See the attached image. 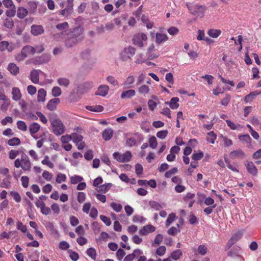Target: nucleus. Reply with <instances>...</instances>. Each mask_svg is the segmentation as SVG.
<instances>
[{
  "label": "nucleus",
  "mask_w": 261,
  "mask_h": 261,
  "mask_svg": "<svg viewBox=\"0 0 261 261\" xmlns=\"http://www.w3.org/2000/svg\"><path fill=\"white\" fill-rule=\"evenodd\" d=\"M49 121L51 126V132L59 136L66 131V127L62 121L57 118H50Z\"/></svg>",
  "instance_id": "obj_1"
},
{
  "label": "nucleus",
  "mask_w": 261,
  "mask_h": 261,
  "mask_svg": "<svg viewBox=\"0 0 261 261\" xmlns=\"http://www.w3.org/2000/svg\"><path fill=\"white\" fill-rule=\"evenodd\" d=\"M136 51V48L130 45L124 47L119 53L120 60L123 62H130Z\"/></svg>",
  "instance_id": "obj_2"
},
{
  "label": "nucleus",
  "mask_w": 261,
  "mask_h": 261,
  "mask_svg": "<svg viewBox=\"0 0 261 261\" xmlns=\"http://www.w3.org/2000/svg\"><path fill=\"white\" fill-rule=\"evenodd\" d=\"M35 53V47L27 45L22 48L20 54L17 56L16 59L19 61H22L27 57L33 55Z\"/></svg>",
  "instance_id": "obj_3"
},
{
  "label": "nucleus",
  "mask_w": 261,
  "mask_h": 261,
  "mask_svg": "<svg viewBox=\"0 0 261 261\" xmlns=\"http://www.w3.org/2000/svg\"><path fill=\"white\" fill-rule=\"evenodd\" d=\"M190 12L197 18H202L204 16L205 8L202 6L193 5L188 6Z\"/></svg>",
  "instance_id": "obj_4"
},
{
  "label": "nucleus",
  "mask_w": 261,
  "mask_h": 261,
  "mask_svg": "<svg viewBox=\"0 0 261 261\" xmlns=\"http://www.w3.org/2000/svg\"><path fill=\"white\" fill-rule=\"evenodd\" d=\"M145 55L148 59L150 60L156 59L160 56V52L155 48V45L154 43H151L147 46Z\"/></svg>",
  "instance_id": "obj_5"
},
{
  "label": "nucleus",
  "mask_w": 261,
  "mask_h": 261,
  "mask_svg": "<svg viewBox=\"0 0 261 261\" xmlns=\"http://www.w3.org/2000/svg\"><path fill=\"white\" fill-rule=\"evenodd\" d=\"M148 37L144 33H138L135 35L133 38V42L136 46L142 48L144 47Z\"/></svg>",
  "instance_id": "obj_6"
},
{
  "label": "nucleus",
  "mask_w": 261,
  "mask_h": 261,
  "mask_svg": "<svg viewBox=\"0 0 261 261\" xmlns=\"http://www.w3.org/2000/svg\"><path fill=\"white\" fill-rule=\"evenodd\" d=\"M113 157L118 162L124 163L129 161L132 157V155L129 151H126L124 153L115 152L113 154Z\"/></svg>",
  "instance_id": "obj_7"
},
{
  "label": "nucleus",
  "mask_w": 261,
  "mask_h": 261,
  "mask_svg": "<svg viewBox=\"0 0 261 261\" xmlns=\"http://www.w3.org/2000/svg\"><path fill=\"white\" fill-rule=\"evenodd\" d=\"M151 37L155 38V41L158 44L163 43L168 40L167 35L162 33H151Z\"/></svg>",
  "instance_id": "obj_8"
},
{
  "label": "nucleus",
  "mask_w": 261,
  "mask_h": 261,
  "mask_svg": "<svg viewBox=\"0 0 261 261\" xmlns=\"http://www.w3.org/2000/svg\"><path fill=\"white\" fill-rule=\"evenodd\" d=\"M32 166L31 162L26 154L21 156V168L25 171H30Z\"/></svg>",
  "instance_id": "obj_9"
},
{
  "label": "nucleus",
  "mask_w": 261,
  "mask_h": 261,
  "mask_svg": "<svg viewBox=\"0 0 261 261\" xmlns=\"http://www.w3.org/2000/svg\"><path fill=\"white\" fill-rule=\"evenodd\" d=\"M247 172L253 176L257 175L258 170L254 164L251 161H246L245 163Z\"/></svg>",
  "instance_id": "obj_10"
},
{
  "label": "nucleus",
  "mask_w": 261,
  "mask_h": 261,
  "mask_svg": "<svg viewBox=\"0 0 261 261\" xmlns=\"http://www.w3.org/2000/svg\"><path fill=\"white\" fill-rule=\"evenodd\" d=\"M31 33L34 36H37L42 34L44 32V29L41 25L33 24L31 27Z\"/></svg>",
  "instance_id": "obj_11"
},
{
  "label": "nucleus",
  "mask_w": 261,
  "mask_h": 261,
  "mask_svg": "<svg viewBox=\"0 0 261 261\" xmlns=\"http://www.w3.org/2000/svg\"><path fill=\"white\" fill-rule=\"evenodd\" d=\"M155 230V227L154 226L151 224H148L144 226L140 229L139 231V233L140 235L145 236H147L150 233L154 232Z\"/></svg>",
  "instance_id": "obj_12"
},
{
  "label": "nucleus",
  "mask_w": 261,
  "mask_h": 261,
  "mask_svg": "<svg viewBox=\"0 0 261 261\" xmlns=\"http://www.w3.org/2000/svg\"><path fill=\"white\" fill-rule=\"evenodd\" d=\"M12 99L14 101H18L20 100L22 96L20 89L17 87H13L11 90Z\"/></svg>",
  "instance_id": "obj_13"
},
{
  "label": "nucleus",
  "mask_w": 261,
  "mask_h": 261,
  "mask_svg": "<svg viewBox=\"0 0 261 261\" xmlns=\"http://www.w3.org/2000/svg\"><path fill=\"white\" fill-rule=\"evenodd\" d=\"M180 150V147L177 146H174L171 147L170 153L167 156V160L168 162H173L175 160L176 154L178 153Z\"/></svg>",
  "instance_id": "obj_14"
},
{
  "label": "nucleus",
  "mask_w": 261,
  "mask_h": 261,
  "mask_svg": "<svg viewBox=\"0 0 261 261\" xmlns=\"http://www.w3.org/2000/svg\"><path fill=\"white\" fill-rule=\"evenodd\" d=\"M109 91V87L108 86L106 85H101L98 87L95 93V95L105 97L108 94Z\"/></svg>",
  "instance_id": "obj_15"
},
{
  "label": "nucleus",
  "mask_w": 261,
  "mask_h": 261,
  "mask_svg": "<svg viewBox=\"0 0 261 261\" xmlns=\"http://www.w3.org/2000/svg\"><path fill=\"white\" fill-rule=\"evenodd\" d=\"M41 72L40 70L34 69L32 70L30 74V79L34 84L39 83V73Z\"/></svg>",
  "instance_id": "obj_16"
},
{
  "label": "nucleus",
  "mask_w": 261,
  "mask_h": 261,
  "mask_svg": "<svg viewBox=\"0 0 261 261\" xmlns=\"http://www.w3.org/2000/svg\"><path fill=\"white\" fill-rule=\"evenodd\" d=\"M60 102V100L59 98H55L51 99L48 102L46 108L51 111H55L57 108V105Z\"/></svg>",
  "instance_id": "obj_17"
},
{
  "label": "nucleus",
  "mask_w": 261,
  "mask_h": 261,
  "mask_svg": "<svg viewBox=\"0 0 261 261\" xmlns=\"http://www.w3.org/2000/svg\"><path fill=\"white\" fill-rule=\"evenodd\" d=\"M14 49V46L12 44H10L8 41H3L0 42V50H7L9 52L12 51Z\"/></svg>",
  "instance_id": "obj_18"
},
{
  "label": "nucleus",
  "mask_w": 261,
  "mask_h": 261,
  "mask_svg": "<svg viewBox=\"0 0 261 261\" xmlns=\"http://www.w3.org/2000/svg\"><path fill=\"white\" fill-rule=\"evenodd\" d=\"M230 155L232 159L245 158L246 157L244 152L240 149L231 151Z\"/></svg>",
  "instance_id": "obj_19"
},
{
  "label": "nucleus",
  "mask_w": 261,
  "mask_h": 261,
  "mask_svg": "<svg viewBox=\"0 0 261 261\" xmlns=\"http://www.w3.org/2000/svg\"><path fill=\"white\" fill-rule=\"evenodd\" d=\"M7 69L13 75H16L19 72V67L14 63H9Z\"/></svg>",
  "instance_id": "obj_20"
},
{
  "label": "nucleus",
  "mask_w": 261,
  "mask_h": 261,
  "mask_svg": "<svg viewBox=\"0 0 261 261\" xmlns=\"http://www.w3.org/2000/svg\"><path fill=\"white\" fill-rule=\"evenodd\" d=\"M79 40L76 37L71 36L65 41V45L67 47H71L75 45L79 41Z\"/></svg>",
  "instance_id": "obj_21"
},
{
  "label": "nucleus",
  "mask_w": 261,
  "mask_h": 261,
  "mask_svg": "<svg viewBox=\"0 0 261 261\" xmlns=\"http://www.w3.org/2000/svg\"><path fill=\"white\" fill-rule=\"evenodd\" d=\"M261 94L260 91H255L251 92L249 94L247 95L244 97V101L246 103H248L253 100L255 98V97L258 95Z\"/></svg>",
  "instance_id": "obj_22"
},
{
  "label": "nucleus",
  "mask_w": 261,
  "mask_h": 261,
  "mask_svg": "<svg viewBox=\"0 0 261 261\" xmlns=\"http://www.w3.org/2000/svg\"><path fill=\"white\" fill-rule=\"evenodd\" d=\"M136 95V91L133 89H129L124 91L121 94V98L122 99L130 98Z\"/></svg>",
  "instance_id": "obj_23"
},
{
  "label": "nucleus",
  "mask_w": 261,
  "mask_h": 261,
  "mask_svg": "<svg viewBox=\"0 0 261 261\" xmlns=\"http://www.w3.org/2000/svg\"><path fill=\"white\" fill-rule=\"evenodd\" d=\"M113 133H114V132L112 128H109L105 129L102 132V138L105 141L109 140L112 137V136L113 135Z\"/></svg>",
  "instance_id": "obj_24"
},
{
  "label": "nucleus",
  "mask_w": 261,
  "mask_h": 261,
  "mask_svg": "<svg viewBox=\"0 0 261 261\" xmlns=\"http://www.w3.org/2000/svg\"><path fill=\"white\" fill-rule=\"evenodd\" d=\"M38 59L39 60H34L33 63L35 64H40L47 63L50 60V57L48 55L43 54L41 56L39 57Z\"/></svg>",
  "instance_id": "obj_25"
},
{
  "label": "nucleus",
  "mask_w": 261,
  "mask_h": 261,
  "mask_svg": "<svg viewBox=\"0 0 261 261\" xmlns=\"http://www.w3.org/2000/svg\"><path fill=\"white\" fill-rule=\"evenodd\" d=\"M40 128V125L37 123L34 122L29 126V131L32 136L37 133Z\"/></svg>",
  "instance_id": "obj_26"
},
{
  "label": "nucleus",
  "mask_w": 261,
  "mask_h": 261,
  "mask_svg": "<svg viewBox=\"0 0 261 261\" xmlns=\"http://www.w3.org/2000/svg\"><path fill=\"white\" fill-rule=\"evenodd\" d=\"M41 164L47 166L50 169H53L55 167L54 164L50 161L49 156L47 155L43 157V160L41 161Z\"/></svg>",
  "instance_id": "obj_27"
},
{
  "label": "nucleus",
  "mask_w": 261,
  "mask_h": 261,
  "mask_svg": "<svg viewBox=\"0 0 261 261\" xmlns=\"http://www.w3.org/2000/svg\"><path fill=\"white\" fill-rule=\"evenodd\" d=\"M239 139L244 143L247 144V146L250 147L251 146V138L248 134L242 135L239 136Z\"/></svg>",
  "instance_id": "obj_28"
},
{
  "label": "nucleus",
  "mask_w": 261,
  "mask_h": 261,
  "mask_svg": "<svg viewBox=\"0 0 261 261\" xmlns=\"http://www.w3.org/2000/svg\"><path fill=\"white\" fill-rule=\"evenodd\" d=\"M138 92L140 94L145 96L150 92L149 87L146 85H142L138 88Z\"/></svg>",
  "instance_id": "obj_29"
},
{
  "label": "nucleus",
  "mask_w": 261,
  "mask_h": 261,
  "mask_svg": "<svg viewBox=\"0 0 261 261\" xmlns=\"http://www.w3.org/2000/svg\"><path fill=\"white\" fill-rule=\"evenodd\" d=\"M28 11L23 7H19L17 11V16L20 19H23L27 16Z\"/></svg>",
  "instance_id": "obj_30"
},
{
  "label": "nucleus",
  "mask_w": 261,
  "mask_h": 261,
  "mask_svg": "<svg viewBox=\"0 0 261 261\" xmlns=\"http://www.w3.org/2000/svg\"><path fill=\"white\" fill-rule=\"evenodd\" d=\"M46 96V91L43 89L41 88L39 89L37 94V100L39 102H44L45 100V97Z\"/></svg>",
  "instance_id": "obj_31"
},
{
  "label": "nucleus",
  "mask_w": 261,
  "mask_h": 261,
  "mask_svg": "<svg viewBox=\"0 0 261 261\" xmlns=\"http://www.w3.org/2000/svg\"><path fill=\"white\" fill-rule=\"evenodd\" d=\"M111 187H112V184L107 183V184H105L103 185H101L99 186V187H98L96 188V190L98 192L105 193L109 190V189L111 188Z\"/></svg>",
  "instance_id": "obj_32"
},
{
  "label": "nucleus",
  "mask_w": 261,
  "mask_h": 261,
  "mask_svg": "<svg viewBox=\"0 0 261 261\" xmlns=\"http://www.w3.org/2000/svg\"><path fill=\"white\" fill-rule=\"evenodd\" d=\"M135 81V77L134 75H128L123 83V85L126 87H131Z\"/></svg>",
  "instance_id": "obj_33"
},
{
  "label": "nucleus",
  "mask_w": 261,
  "mask_h": 261,
  "mask_svg": "<svg viewBox=\"0 0 261 261\" xmlns=\"http://www.w3.org/2000/svg\"><path fill=\"white\" fill-rule=\"evenodd\" d=\"M179 98L177 97H173L171 99L170 102H166L167 104L169 105L170 108L172 109H176L179 107L178 102Z\"/></svg>",
  "instance_id": "obj_34"
},
{
  "label": "nucleus",
  "mask_w": 261,
  "mask_h": 261,
  "mask_svg": "<svg viewBox=\"0 0 261 261\" xmlns=\"http://www.w3.org/2000/svg\"><path fill=\"white\" fill-rule=\"evenodd\" d=\"M57 83L61 87H68L70 85V80L66 77H60L57 80Z\"/></svg>",
  "instance_id": "obj_35"
},
{
  "label": "nucleus",
  "mask_w": 261,
  "mask_h": 261,
  "mask_svg": "<svg viewBox=\"0 0 261 261\" xmlns=\"http://www.w3.org/2000/svg\"><path fill=\"white\" fill-rule=\"evenodd\" d=\"M2 101L3 103L0 106V109L3 112H6L11 105V101L8 97L6 98Z\"/></svg>",
  "instance_id": "obj_36"
},
{
  "label": "nucleus",
  "mask_w": 261,
  "mask_h": 261,
  "mask_svg": "<svg viewBox=\"0 0 261 261\" xmlns=\"http://www.w3.org/2000/svg\"><path fill=\"white\" fill-rule=\"evenodd\" d=\"M177 218V217L175 214L172 213L169 214L166 221V226H170Z\"/></svg>",
  "instance_id": "obj_37"
},
{
  "label": "nucleus",
  "mask_w": 261,
  "mask_h": 261,
  "mask_svg": "<svg viewBox=\"0 0 261 261\" xmlns=\"http://www.w3.org/2000/svg\"><path fill=\"white\" fill-rule=\"evenodd\" d=\"M86 109L95 112H100L103 110V107L100 105L97 106H88L86 107Z\"/></svg>",
  "instance_id": "obj_38"
},
{
  "label": "nucleus",
  "mask_w": 261,
  "mask_h": 261,
  "mask_svg": "<svg viewBox=\"0 0 261 261\" xmlns=\"http://www.w3.org/2000/svg\"><path fill=\"white\" fill-rule=\"evenodd\" d=\"M243 233L242 232H238L235 233L229 240V243L232 245L236 243L242 238Z\"/></svg>",
  "instance_id": "obj_39"
},
{
  "label": "nucleus",
  "mask_w": 261,
  "mask_h": 261,
  "mask_svg": "<svg viewBox=\"0 0 261 261\" xmlns=\"http://www.w3.org/2000/svg\"><path fill=\"white\" fill-rule=\"evenodd\" d=\"M217 139V135L213 132L211 131L207 134L206 140L212 144H214Z\"/></svg>",
  "instance_id": "obj_40"
},
{
  "label": "nucleus",
  "mask_w": 261,
  "mask_h": 261,
  "mask_svg": "<svg viewBox=\"0 0 261 261\" xmlns=\"http://www.w3.org/2000/svg\"><path fill=\"white\" fill-rule=\"evenodd\" d=\"M221 31L218 29H210L207 32V34L212 38H217L220 35Z\"/></svg>",
  "instance_id": "obj_41"
},
{
  "label": "nucleus",
  "mask_w": 261,
  "mask_h": 261,
  "mask_svg": "<svg viewBox=\"0 0 261 261\" xmlns=\"http://www.w3.org/2000/svg\"><path fill=\"white\" fill-rule=\"evenodd\" d=\"M4 25L9 29H11L14 27V22L12 18L7 17L4 20Z\"/></svg>",
  "instance_id": "obj_42"
},
{
  "label": "nucleus",
  "mask_w": 261,
  "mask_h": 261,
  "mask_svg": "<svg viewBox=\"0 0 261 261\" xmlns=\"http://www.w3.org/2000/svg\"><path fill=\"white\" fill-rule=\"evenodd\" d=\"M87 254L90 257H91L93 260H95L96 258L97 253L96 252V250L93 248L91 247L88 248L86 251Z\"/></svg>",
  "instance_id": "obj_43"
},
{
  "label": "nucleus",
  "mask_w": 261,
  "mask_h": 261,
  "mask_svg": "<svg viewBox=\"0 0 261 261\" xmlns=\"http://www.w3.org/2000/svg\"><path fill=\"white\" fill-rule=\"evenodd\" d=\"M11 176L6 177L1 184V186L2 188H8L11 186Z\"/></svg>",
  "instance_id": "obj_44"
},
{
  "label": "nucleus",
  "mask_w": 261,
  "mask_h": 261,
  "mask_svg": "<svg viewBox=\"0 0 261 261\" xmlns=\"http://www.w3.org/2000/svg\"><path fill=\"white\" fill-rule=\"evenodd\" d=\"M204 156L203 152L201 150H198L192 155V159L194 161L200 160Z\"/></svg>",
  "instance_id": "obj_45"
},
{
  "label": "nucleus",
  "mask_w": 261,
  "mask_h": 261,
  "mask_svg": "<svg viewBox=\"0 0 261 261\" xmlns=\"http://www.w3.org/2000/svg\"><path fill=\"white\" fill-rule=\"evenodd\" d=\"M149 204L151 208L155 211H159L163 208V206L160 203L154 201H150Z\"/></svg>",
  "instance_id": "obj_46"
},
{
  "label": "nucleus",
  "mask_w": 261,
  "mask_h": 261,
  "mask_svg": "<svg viewBox=\"0 0 261 261\" xmlns=\"http://www.w3.org/2000/svg\"><path fill=\"white\" fill-rule=\"evenodd\" d=\"M163 240V236L161 234H158L156 236L154 241L152 243L153 247H155L161 243Z\"/></svg>",
  "instance_id": "obj_47"
},
{
  "label": "nucleus",
  "mask_w": 261,
  "mask_h": 261,
  "mask_svg": "<svg viewBox=\"0 0 261 261\" xmlns=\"http://www.w3.org/2000/svg\"><path fill=\"white\" fill-rule=\"evenodd\" d=\"M10 195L11 197L17 203H19L21 200V197L20 194L16 191H11Z\"/></svg>",
  "instance_id": "obj_48"
},
{
  "label": "nucleus",
  "mask_w": 261,
  "mask_h": 261,
  "mask_svg": "<svg viewBox=\"0 0 261 261\" xmlns=\"http://www.w3.org/2000/svg\"><path fill=\"white\" fill-rule=\"evenodd\" d=\"M66 180V176L65 174L62 173H59L57 174L56 177V181L58 184H61L63 182L65 181Z\"/></svg>",
  "instance_id": "obj_49"
},
{
  "label": "nucleus",
  "mask_w": 261,
  "mask_h": 261,
  "mask_svg": "<svg viewBox=\"0 0 261 261\" xmlns=\"http://www.w3.org/2000/svg\"><path fill=\"white\" fill-rule=\"evenodd\" d=\"M226 122L227 125L230 127V128L232 130H236V129H239L240 128L243 127V126H241L240 124H235L233 122H231L229 120H226Z\"/></svg>",
  "instance_id": "obj_50"
},
{
  "label": "nucleus",
  "mask_w": 261,
  "mask_h": 261,
  "mask_svg": "<svg viewBox=\"0 0 261 261\" xmlns=\"http://www.w3.org/2000/svg\"><path fill=\"white\" fill-rule=\"evenodd\" d=\"M16 124L18 129L23 132H25L27 130L28 127L25 122L19 120L17 122Z\"/></svg>",
  "instance_id": "obj_51"
},
{
  "label": "nucleus",
  "mask_w": 261,
  "mask_h": 261,
  "mask_svg": "<svg viewBox=\"0 0 261 261\" xmlns=\"http://www.w3.org/2000/svg\"><path fill=\"white\" fill-rule=\"evenodd\" d=\"M42 176L43 178L47 181H50L53 179V175L52 173L47 170H44L43 171Z\"/></svg>",
  "instance_id": "obj_52"
},
{
  "label": "nucleus",
  "mask_w": 261,
  "mask_h": 261,
  "mask_svg": "<svg viewBox=\"0 0 261 261\" xmlns=\"http://www.w3.org/2000/svg\"><path fill=\"white\" fill-rule=\"evenodd\" d=\"M51 93L53 96L57 97L61 95L62 91L59 87L55 86L53 88Z\"/></svg>",
  "instance_id": "obj_53"
},
{
  "label": "nucleus",
  "mask_w": 261,
  "mask_h": 261,
  "mask_svg": "<svg viewBox=\"0 0 261 261\" xmlns=\"http://www.w3.org/2000/svg\"><path fill=\"white\" fill-rule=\"evenodd\" d=\"M71 138L72 141L74 143L83 139V137L77 133H72L71 134Z\"/></svg>",
  "instance_id": "obj_54"
},
{
  "label": "nucleus",
  "mask_w": 261,
  "mask_h": 261,
  "mask_svg": "<svg viewBox=\"0 0 261 261\" xmlns=\"http://www.w3.org/2000/svg\"><path fill=\"white\" fill-rule=\"evenodd\" d=\"M70 182L72 184H76L81 182L83 179V177L79 175H74L70 177Z\"/></svg>",
  "instance_id": "obj_55"
},
{
  "label": "nucleus",
  "mask_w": 261,
  "mask_h": 261,
  "mask_svg": "<svg viewBox=\"0 0 261 261\" xmlns=\"http://www.w3.org/2000/svg\"><path fill=\"white\" fill-rule=\"evenodd\" d=\"M71 140H72L71 134L63 135L60 138V141L63 144L68 143Z\"/></svg>",
  "instance_id": "obj_56"
},
{
  "label": "nucleus",
  "mask_w": 261,
  "mask_h": 261,
  "mask_svg": "<svg viewBox=\"0 0 261 261\" xmlns=\"http://www.w3.org/2000/svg\"><path fill=\"white\" fill-rule=\"evenodd\" d=\"M182 255V252L180 250H177L174 251L171 254L170 257L174 260H176L180 258Z\"/></svg>",
  "instance_id": "obj_57"
},
{
  "label": "nucleus",
  "mask_w": 261,
  "mask_h": 261,
  "mask_svg": "<svg viewBox=\"0 0 261 261\" xmlns=\"http://www.w3.org/2000/svg\"><path fill=\"white\" fill-rule=\"evenodd\" d=\"M110 205L113 210L117 213L121 212L122 210V206L120 203L112 202Z\"/></svg>",
  "instance_id": "obj_58"
},
{
  "label": "nucleus",
  "mask_w": 261,
  "mask_h": 261,
  "mask_svg": "<svg viewBox=\"0 0 261 261\" xmlns=\"http://www.w3.org/2000/svg\"><path fill=\"white\" fill-rule=\"evenodd\" d=\"M207 248L204 245H199L197 248L198 253L201 255H205L207 253Z\"/></svg>",
  "instance_id": "obj_59"
},
{
  "label": "nucleus",
  "mask_w": 261,
  "mask_h": 261,
  "mask_svg": "<svg viewBox=\"0 0 261 261\" xmlns=\"http://www.w3.org/2000/svg\"><path fill=\"white\" fill-rule=\"evenodd\" d=\"M20 143V139L18 138L14 137L11 139H10L8 141V144L10 146H17L19 145Z\"/></svg>",
  "instance_id": "obj_60"
},
{
  "label": "nucleus",
  "mask_w": 261,
  "mask_h": 261,
  "mask_svg": "<svg viewBox=\"0 0 261 261\" xmlns=\"http://www.w3.org/2000/svg\"><path fill=\"white\" fill-rule=\"evenodd\" d=\"M149 146L153 149H154L158 145V142L156 138L154 136H152L150 137L149 140Z\"/></svg>",
  "instance_id": "obj_61"
},
{
  "label": "nucleus",
  "mask_w": 261,
  "mask_h": 261,
  "mask_svg": "<svg viewBox=\"0 0 261 261\" xmlns=\"http://www.w3.org/2000/svg\"><path fill=\"white\" fill-rule=\"evenodd\" d=\"M16 14L15 7L10 8L9 9L6 11V14L7 17L10 18L15 16Z\"/></svg>",
  "instance_id": "obj_62"
},
{
  "label": "nucleus",
  "mask_w": 261,
  "mask_h": 261,
  "mask_svg": "<svg viewBox=\"0 0 261 261\" xmlns=\"http://www.w3.org/2000/svg\"><path fill=\"white\" fill-rule=\"evenodd\" d=\"M168 134L167 130H162L156 133V137L161 139H165Z\"/></svg>",
  "instance_id": "obj_63"
},
{
  "label": "nucleus",
  "mask_w": 261,
  "mask_h": 261,
  "mask_svg": "<svg viewBox=\"0 0 261 261\" xmlns=\"http://www.w3.org/2000/svg\"><path fill=\"white\" fill-rule=\"evenodd\" d=\"M69 247H70L69 244L65 241H62L60 242V243L59 244V248L61 250H66L68 249Z\"/></svg>",
  "instance_id": "obj_64"
}]
</instances>
